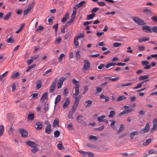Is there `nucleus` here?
<instances>
[{
  "instance_id": "obj_22",
  "label": "nucleus",
  "mask_w": 157,
  "mask_h": 157,
  "mask_svg": "<svg viewBox=\"0 0 157 157\" xmlns=\"http://www.w3.org/2000/svg\"><path fill=\"white\" fill-rule=\"evenodd\" d=\"M152 140V139L151 138H149L146 140V141L145 143H143V145L144 146H146L148 145Z\"/></svg>"
},
{
  "instance_id": "obj_50",
  "label": "nucleus",
  "mask_w": 157,
  "mask_h": 157,
  "mask_svg": "<svg viewBox=\"0 0 157 157\" xmlns=\"http://www.w3.org/2000/svg\"><path fill=\"white\" fill-rule=\"evenodd\" d=\"M34 5V2H33L32 3L30 4L28 6V8H27L30 11L31 10L32 8L33 7Z\"/></svg>"
},
{
  "instance_id": "obj_30",
  "label": "nucleus",
  "mask_w": 157,
  "mask_h": 157,
  "mask_svg": "<svg viewBox=\"0 0 157 157\" xmlns=\"http://www.w3.org/2000/svg\"><path fill=\"white\" fill-rule=\"evenodd\" d=\"M61 96L60 95H58L56 97L55 101V104H56L58 103L60 101L61 99Z\"/></svg>"
},
{
  "instance_id": "obj_26",
  "label": "nucleus",
  "mask_w": 157,
  "mask_h": 157,
  "mask_svg": "<svg viewBox=\"0 0 157 157\" xmlns=\"http://www.w3.org/2000/svg\"><path fill=\"white\" fill-rule=\"evenodd\" d=\"M98 139V137L95 136L91 135L89 137V139L90 140H93L94 141H96Z\"/></svg>"
},
{
  "instance_id": "obj_29",
  "label": "nucleus",
  "mask_w": 157,
  "mask_h": 157,
  "mask_svg": "<svg viewBox=\"0 0 157 157\" xmlns=\"http://www.w3.org/2000/svg\"><path fill=\"white\" fill-rule=\"evenodd\" d=\"M149 78L148 75H141L139 77V80H144Z\"/></svg>"
},
{
  "instance_id": "obj_64",
  "label": "nucleus",
  "mask_w": 157,
  "mask_h": 157,
  "mask_svg": "<svg viewBox=\"0 0 157 157\" xmlns=\"http://www.w3.org/2000/svg\"><path fill=\"white\" fill-rule=\"evenodd\" d=\"M152 32H154L155 33H157V26H153L152 28Z\"/></svg>"
},
{
  "instance_id": "obj_9",
  "label": "nucleus",
  "mask_w": 157,
  "mask_h": 157,
  "mask_svg": "<svg viewBox=\"0 0 157 157\" xmlns=\"http://www.w3.org/2000/svg\"><path fill=\"white\" fill-rule=\"evenodd\" d=\"M157 128V120L155 118L153 120V127L151 128V131H155Z\"/></svg>"
},
{
  "instance_id": "obj_47",
  "label": "nucleus",
  "mask_w": 157,
  "mask_h": 157,
  "mask_svg": "<svg viewBox=\"0 0 157 157\" xmlns=\"http://www.w3.org/2000/svg\"><path fill=\"white\" fill-rule=\"evenodd\" d=\"M148 153L150 155H151L152 154L157 153V151L151 149L148 151Z\"/></svg>"
},
{
  "instance_id": "obj_43",
  "label": "nucleus",
  "mask_w": 157,
  "mask_h": 157,
  "mask_svg": "<svg viewBox=\"0 0 157 157\" xmlns=\"http://www.w3.org/2000/svg\"><path fill=\"white\" fill-rule=\"evenodd\" d=\"M83 118V116L82 115H80L77 117V120L79 122H80L82 121Z\"/></svg>"
},
{
  "instance_id": "obj_58",
  "label": "nucleus",
  "mask_w": 157,
  "mask_h": 157,
  "mask_svg": "<svg viewBox=\"0 0 157 157\" xmlns=\"http://www.w3.org/2000/svg\"><path fill=\"white\" fill-rule=\"evenodd\" d=\"M141 63L143 66L147 65L149 63V62L148 61H142Z\"/></svg>"
},
{
  "instance_id": "obj_48",
  "label": "nucleus",
  "mask_w": 157,
  "mask_h": 157,
  "mask_svg": "<svg viewBox=\"0 0 157 157\" xmlns=\"http://www.w3.org/2000/svg\"><path fill=\"white\" fill-rule=\"evenodd\" d=\"M38 94L36 93L32 94L31 95L32 98L34 99L38 97Z\"/></svg>"
},
{
  "instance_id": "obj_49",
  "label": "nucleus",
  "mask_w": 157,
  "mask_h": 157,
  "mask_svg": "<svg viewBox=\"0 0 157 157\" xmlns=\"http://www.w3.org/2000/svg\"><path fill=\"white\" fill-rule=\"evenodd\" d=\"M96 92L97 93H100L102 90V89L101 88L99 87L98 86L96 87Z\"/></svg>"
},
{
  "instance_id": "obj_34",
  "label": "nucleus",
  "mask_w": 157,
  "mask_h": 157,
  "mask_svg": "<svg viewBox=\"0 0 157 157\" xmlns=\"http://www.w3.org/2000/svg\"><path fill=\"white\" fill-rule=\"evenodd\" d=\"M12 13L11 12H9L5 16L4 18L5 20H7L9 19L10 17L11 16Z\"/></svg>"
},
{
  "instance_id": "obj_13",
  "label": "nucleus",
  "mask_w": 157,
  "mask_h": 157,
  "mask_svg": "<svg viewBox=\"0 0 157 157\" xmlns=\"http://www.w3.org/2000/svg\"><path fill=\"white\" fill-rule=\"evenodd\" d=\"M26 144L32 147H35V146H38L37 144H36L35 142L29 140L26 142Z\"/></svg>"
},
{
  "instance_id": "obj_14",
  "label": "nucleus",
  "mask_w": 157,
  "mask_h": 157,
  "mask_svg": "<svg viewBox=\"0 0 157 157\" xmlns=\"http://www.w3.org/2000/svg\"><path fill=\"white\" fill-rule=\"evenodd\" d=\"M75 111L76 108H72L71 110L69 111L68 115V118L71 119L73 118L72 115L73 113L75 112Z\"/></svg>"
},
{
  "instance_id": "obj_21",
  "label": "nucleus",
  "mask_w": 157,
  "mask_h": 157,
  "mask_svg": "<svg viewBox=\"0 0 157 157\" xmlns=\"http://www.w3.org/2000/svg\"><path fill=\"white\" fill-rule=\"evenodd\" d=\"M41 81L40 79H38L37 81V83L36 85V88L39 89L41 88Z\"/></svg>"
},
{
  "instance_id": "obj_6",
  "label": "nucleus",
  "mask_w": 157,
  "mask_h": 157,
  "mask_svg": "<svg viewBox=\"0 0 157 157\" xmlns=\"http://www.w3.org/2000/svg\"><path fill=\"white\" fill-rule=\"evenodd\" d=\"M19 132L21 134L22 137L23 138L26 137L28 135V132L22 128L19 129Z\"/></svg>"
},
{
  "instance_id": "obj_8",
  "label": "nucleus",
  "mask_w": 157,
  "mask_h": 157,
  "mask_svg": "<svg viewBox=\"0 0 157 157\" xmlns=\"http://www.w3.org/2000/svg\"><path fill=\"white\" fill-rule=\"evenodd\" d=\"M74 98H75V100L74 102V105L72 108H75L76 109L79 103L80 98H78V97H76Z\"/></svg>"
},
{
  "instance_id": "obj_52",
  "label": "nucleus",
  "mask_w": 157,
  "mask_h": 157,
  "mask_svg": "<svg viewBox=\"0 0 157 157\" xmlns=\"http://www.w3.org/2000/svg\"><path fill=\"white\" fill-rule=\"evenodd\" d=\"M67 26L66 25H63V27L61 28V32L62 33H65V29Z\"/></svg>"
},
{
  "instance_id": "obj_35",
  "label": "nucleus",
  "mask_w": 157,
  "mask_h": 157,
  "mask_svg": "<svg viewBox=\"0 0 157 157\" xmlns=\"http://www.w3.org/2000/svg\"><path fill=\"white\" fill-rule=\"evenodd\" d=\"M20 75V73L19 72H17L15 73H14L12 75L11 78H16L17 77Z\"/></svg>"
},
{
  "instance_id": "obj_56",
  "label": "nucleus",
  "mask_w": 157,
  "mask_h": 157,
  "mask_svg": "<svg viewBox=\"0 0 157 157\" xmlns=\"http://www.w3.org/2000/svg\"><path fill=\"white\" fill-rule=\"evenodd\" d=\"M80 57V55L79 54V52L77 51L76 52V59H78Z\"/></svg>"
},
{
  "instance_id": "obj_10",
  "label": "nucleus",
  "mask_w": 157,
  "mask_h": 157,
  "mask_svg": "<svg viewBox=\"0 0 157 157\" xmlns=\"http://www.w3.org/2000/svg\"><path fill=\"white\" fill-rule=\"evenodd\" d=\"M149 79H147L138 83L136 86L133 88V89H136L140 88L144 82H148L149 81Z\"/></svg>"
},
{
  "instance_id": "obj_27",
  "label": "nucleus",
  "mask_w": 157,
  "mask_h": 157,
  "mask_svg": "<svg viewBox=\"0 0 157 157\" xmlns=\"http://www.w3.org/2000/svg\"><path fill=\"white\" fill-rule=\"evenodd\" d=\"M116 63L112 62L107 64L105 66V67L106 68H108L110 67L113 66H114L116 64Z\"/></svg>"
},
{
  "instance_id": "obj_39",
  "label": "nucleus",
  "mask_w": 157,
  "mask_h": 157,
  "mask_svg": "<svg viewBox=\"0 0 157 157\" xmlns=\"http://www.w3.org/2000/svg\"><path fill=\"white\" fill-rule=\"evenodd\" d=\"M8 71H6L5 73L2 74V75H0V80H2L8 74Z\"/></svg>"
},
{
  "instance_id": "obj_19",
  "label": "nucleus",
  "mask_w": 157,
  "mask_h": 157,
  "mask_svg": "<svg viewBox=\"0 0 157 157\" xmlns=\"http://www.w3.org/2000/svg\"><path fill=\"white\" fill-rule=\"evenodd\" d=\"M105 117V115H103L98 117L97 120L99 122H103Z\"/></svg>"
},
{
  "instance_id": "obj_55",
  "label": "nucleus",
  "mask_w": 157,
  "mask_h": 157,
  "mask_svg": "<svg viewBox=\"0 0 157 157\" xmlns=\"http://www.w3.org/2000/svg\"><path fill=\"white\" fill-rule=\"evenodd\" d=\"M65 55L63 53H62L60 54L59 56V62L62 61L63 58L64 57Z\"/></svg>"
},
{
  "instance_id": "obj_18",
  "label": "nucleus",
  "mask_w": 157,
  "mask_h": 157,
  "mask_svg": "<svg viewBox=\"0 0 157 157\" xmlns=\"http://www.w3.org/2000/svg\"><path fill=\"white\" fill-rule=\"evenodd\" d=\"M53 126L54 127H59V121L57 118L55 119L54 120L53 123Z\"/></svg>"
},
{
  "instance_id": "obj_42",
  "label": "nucleus",
  "mask_w": 157,
  "mask_h": 157,
  "mask_svg": "<svg viewBox=\"0 0 157 157\" xmlns=\"http://www.w3.org/2000/svg\"><path fill=\"white\" fill-rule=\"evenodd\" d=\"M57 147L59 150L64 149V147L63 146L62 144H59L57 145Z\"/></svg>"
},
{
  "instance_id": "obj_1",
  "label": "nucleus",
  "mask_w": 157,
  "mask_h": 157,
  "mask_svg": "<svg viewBox=\"0 0 157 157\" xmlns=\"http://www.w3.org/2000/svg\"><path fill=\"white\" fill-rule=\"evenodd\" d=\"M57 79L55 78L53 81L52 84L49 88V91L50 93L52 92L55 89L56 87V83L57 82Z\"/></svg>"
},
{
  "instance_id": "obj_57",
  "label": "nucleus",
  "mask_w": 157,
  "mask_h": 157,
  "mask_svg": "<svg viewBox=\"0 0 157 157\" xmlns=\"http://www.w3.org/2000/svg\"><path fill=\"white\" fill-rule=\"evenodd\" d=\"M58 27V23L56 24L55 25H54L52 27V28L55 29V31L56 33H57V31Z\"/></svg>"
},
{
  "instance_id": "obj_31",
  "label": "nucleus",
  "mask_w": 157,
  "mask_h": 157,
  "mask_svg": "<svg viewBox=\"0 0 157 157\" xmlns=\"http://www.w3.org/2000/svg\"><path fill=\"white\" fill-rule=\"evenodd\" d=\"M85 103L87 104L85 106V107L87 108L91 106L92 103V102L90 100H88L85 101Z\"/></svg>"
},
{
  "instance_id": "obj_12",
  "label": "nucleus",
  "mask_w": 157,
  "mask_h": 157,
  "mask_svg": "<svg viewBox=\"0 0 157 157\" xmlns=\"http://www.w3.org/2000/svg\"><path fill=\"white\" fill-rule=\"evenodd\" d=\"M79 85H78L75 86V93L73 95V98L77 97V96L79 94Z\"/></svg>"
},
{
  "instance_id": "obj_5",
  "label": "nucleus",
  "mask_w": 157,
  "mask_h": 157,
  "mask_svg": "<svg viewBox=\"0 0 157 157\" xmlns=\"http://www.w3.org/2000/svg\"><path fill=\"white\" fill-rule=\"evenodd\" d=\"M65 79V78L64 77H62L59 79L58 82L57 86L58 89H59L61 88L63 82Z\"/></svg>"
},
{
  "instance_id": "obj_20",
  "label": "nucleus",
  "mask_w": 157,
  "mask_h": 157,
  "mask_svg": "<svg viewBox=\"0 0 157 157\" xmlns=\"http://www.w3.org/2000/svg\"><path fill=\"white\" fill-rule=\"evenodd\" d=\"M101 99H103L105 100V102H107L109 100V98L107 96L101 94L100 96Z\"/></svg>"
},
{
  "instance_id": "obj_24",
  "label": "nucleus",
  "mask_w": 157,
  "mask_h": 157,
  "mask_svg": "<svg viewBox=\"0 0 157 157\" xmlns=\"http://www.w3.org/2000/svg\"><path fill=\"white\" fill-rule=\"evenodd\" d=\"M95 16V14L92 13L91 14H90L87 15L86 19L87 20L92 19Z\"/></svg>"
},
{
  "instance_id": "obj_63",
  "label": "nucleus",
  "mask_w": 157,
  "mask_h": 157,
  "mask_svg": "<svg viewBox=\"0 0 157 157\" xmlns=\"http://www.w3.org/2000/svg\"><path fill=\"white\" fill-rule=\"evenodd\" d=\"M148 132L147 130H146V129H145L144 128L140 130V133L141 134H144L147 132Z\"/></svg>"
},
{
  "instance_id": "obj_41",
  "label": "nucleus",
  "mask_w": 157,
  "mask_h": 157,
  "mask_svg": "<svg viewBox=\"0 0 157 157\" xmlns=\"http://www.w3.org/2000/svg\"><path fill=\"white\" fill-rule=\"evenodd\" d=\"M78 40H77V38H75L74 40V43L75 47L77 48H78V46L79 45V43Z\"/></svg>"
},
{
  "instance_id": "obj_28",
  "label": "nucleus",
  "mask_w": 157,
  "mask_h": 157,
  "mask_svg": "<svg viewBox=\"0 0 157 157\" xmlns=\"http://www.w3.org/2000/svg\"><path fill=\"white\" fill-rule=\"evenodd\" d=\"M34 115L33 113H30L28 115V120L32 121L34 119Z\"/></svg>"
},
{
  "instance_id": "obj_23",
  "label": "nucleus",
  "mask_w": 157,
  "mask_h": 157,
  "mask_svg": "<svg viewBox=\"0 0 157 157\" xmlns=\"http://www.w3.org/2000/svg\"><path fill=\"white\" fill-rule=\"evenodd\" d=\"M86 3V2L85 1H82L78 3L77 4L75 5V6L78 8H79L82 7V5L85 3Z\"/></svg>"
},
{
  "instance_id": "obj_45",
  "label": "nucleus",
  "mask_w": 157,
  "mask_h": 157,
  "mask_svg": "<svg viewBox=\"0 0 157 157\" xmlns=\"http://www.w3.org/2000/svg\"><path fill=\"white\" fill-rule=\"evenodd\" d=\"M54 136L55 138H57L60 135V132L58 130H56L54 132Z\"/></svg>"
},
{
  "instance_id": "obj_25",
  "label": "nucleus",
  "mask_w": 157,
  "mask_h": 157,
  "mask_svg": "<svg viewBox=\"0 0 157 157\" xmlns=\"http://www.w3.org/2000/svg\"><path fill=\"white\" fill-rule=\"evenodd\" d=\"M149 40V39L148 37H147V38H145L144 37H143V38H139L138 39V41L140 43H141V42H144V41H148Z\"/></svg>"
},
{
  "instance_id": "obj_60",
  "label": "nucleus",
  "mask_w": 157,
  "mask_h": 157,
  "mask_svg": "<svg viewBox=\"0 0 157 157\" xmlns=\"http://www.w3.org/2000/svg\"><path fill=\"white\" fill-rule=\"evenodd\" d=\"M7 42L8 43H13V41L12 39V37L10 36V37H9L7 39Z\"/></svg>"
},
{
  "instance_id": "obj_44",
  "label": "nucleus",
  "mask_w": 157,
  "mask_h": 157,
  "mask_svg": "<svg viewBox=\"0 0 157 157\" xmlns=\"http://www.w3.org/2000/svg\"><path fill=\"white\" fill-rule=\"evenodd\" d=\"M115 115V112L113 111H111L110 112L109 114V117L110 118L113 117Z\"/></svg>"
},
{
  "instance_id": "obj_36",
  "label": "nucleus",
  "mask_w": 157,
  "mask_h": 157,
  "mask_svg": "<svg viewBox=\"0 0 157 157\" xmlns=\"http://www.w3.org/2000/svg\"><path fill=\"white\" fill-rule=\"evenodd\" d=\"M143 12L144 13H146L147 15H150L151 13V11L148 9H145L143 10Z\"/></svg>"
},
{
  "instance_id": "obj_32",
  "label": "nucleus",
  "mask_w": 157,
  "mask_h": 157,
  "mask_svg": "<svg viewBox=\"0 0 157 157\" xmlns=\"http://www.w3.org/2000/svg\"><path fill=\"white\" fill-rule=\"evenodd\" d=\"M126 98V97L122 95L119 96L117 99V101H119L123 100H125Z\"/></svg>"
},
{
  "instance_id": "obj_40",
  "label": "nucleus",
  "mask_w": 157,
  "mask_h": 157,
  "mask_svg": "<svg viewBox=\"0 0 157 157\" xmlns=\"http://www.w3.org/2000/svg\"><path fill=\"white\" fill-rule=\"evenodd\" d=\"M47 93L46 92L44 93L42 96L41 98V100L43 101L47 97Z\"/></svg>"
},
{
  "instance_id": "obj_53",
  "label": "nucleus",
  "mask_w": 157,
  "mask_h": 157,
  "mask_svg": "<svg viewBox=\"0 0 157 157\" xmlns=\"http://www.w3.org/2000/svg\"><path fill=\"white\" fill-rule=\"evenodd\" d=\"M72 82L76 86L78 85H79L78 83H79V82L76 81L75 78H73L72 80Z\"/></svg>"
},
{
  "instance_id": "obj_2",
  "label": "nucleus",
  "mask_w": 157,
  "mask_h": 157,
  "mask_svg": "<svg viewBox=\"0 0 157 157\" xmlns=\"http://www.w3.org/2000/svg\"><path fill=\"white\" fill-rule=\"evenodd\" d=\"M133 20L137 24L140 25L144 24V22L140 18L136 17H134L132 18Z\"/></svg>"
},
{
  "instance_id": "obj_46",
  "label": "nucleus",
  "mask_w": 157,
  "mask_h": 157,
  "mask_svg": "<svg viewBox=\"0 0 157 157\" xmlns=\"http://www.w3.org/2000/svg\"><path fill=\"white\" fill-rule=\"evenodd\" d=\"M74 21V19L71 18L69 19L68 21L66 23L65 25L67 26L70 25Z\"/></svg>"
},
{
  "instance_id": "obj_3",
  "label": "nucleus",
  "mask_w": 157,
  "mask_h": 157,
  "mask_svg": "<svg viewBox=\"0 0 157 157\" xmlns=\"http://www.w3.org/2000/svg\"><path fill=\"white\" fill-rule=\"evenodd\" d=\"M84 65L83 67L82 68V69L83 71H85L89 69L90 67V63L89 61H88L86 60H84Z\"/></svg>"
},
{
  "instance_id": "obj_59",
  "label": "nucleus",
  "mask_w": 157,
  "mask_h": 157,
  "mask_svg": "<svg viewBox=\"0 0 157 157\" xmlns=\"http://www.w3.org/2000/svg\"><path fill=\"white\" fill-rule=\"evenodd\" d=\"M99 9V8L97 7H95L93 9L91 10V13H96L98 10Z\"/></svg>"
},
{
  "instance_id": "obj_33",
  "label": "nucleus",
  "mask_w": 157,
  "mask_h": 157,
  "mask_svg": "<svg viewBox=\"0 0 157 157\" xmlns=\"http://www.w3.org/2000/svg\"><path fill=\"white\" fill-rule=\"evenodd\" d=\"M124 128V126L123 124H121L120 125V127L119 129L117 132V134L120 133Z\"/></svg>"
},
{
  "instance_id": "obj_61",
  "label": "nucleus",
  "mask_w": 157,
  "mask_h": 157,
  "mask_svg": "<svg viewBox=\"0 0 157 157\" xmlns=\"http://www.w3.org/2000/svg\"><path fill=\"white\" fill-rule=\"evenodd\" d=\"M5 58H4L3 56L2 55H0V63L3 62L5 60Z\"/></svg>"
},
{
  "instance_id": "obj_38",
  "label": "nucleus",
  "mask_w": 157,
  "mask_h": 157,
  "mask_svg": "<svg viewBox=\"0 0 157 157\" xmlns=\"http://www.w3.org/2000/svg\"><path fill=\"white\" fill-rule=\"evenodd\" d=\"M4 127L2 125H0V136H2L4 132Z\"/></svg>"
},
{
  "instance_id": "obj_11",
  "label": "nucleus",
  "mask_w": 157,
  "mask_h": 157,
  "mask_svg": "<svg viewBox=\"0 0 157 157\" xmlns=\"http://www.w3.org/2000/svg\"><path fill=\"white\" fill-rule=\"evenodd\" d=\"M133 110L132 109H125L121 112L119 115H123L124 114H126L128 113L131 112Z\"/></svg>"
},
{
  "instance_id": "obj_4",
  "label": "nucleus",
  "mask_w": 157,
  "mask_h": 157,
  "mask_svg": "<svg viewBox=\"0 0 157 157\" xmlns=\"http://www.w3.org/2000/svg\"><path fill=\"white\" fill-rule=\"evenodd\" d=\"M142 29L144 32L147 33H152V28L149 26L147 25H144L142 27Z\"/></svg>"
},
{
  "instance_id": "obj_37",
  "label": "nucleus",
  "mask_w": 157,
  "mask_h": 157,
  "mask_svg": "<svg viewBox=\"0 0 157 157\" xmlns=\"http://www.w3.org/2000/svg\"><path fill=\"white\" fill-rule=\"evenodd\" d=\"M38 146H35L33 147V148L31 150V151L33 153H35L39 150V148L37 147Z\"/></svg>"
},
{
  "instance_id": "obj_62",
  "label": "nucleus",
  "mask_w": 157,
  "mask_h": 157,
  "mask_svg": "<svg viewBox=\"0 0 157 157\" xmlns=\"http://www.w3.org/2000/svg\"><path fill=\"white\" fill-rule=\"evenodd\" d=\"M121 45V43L118 42H115L113 44V46L115 47H117Z\"/></svg>"
},
{
  "instance_id": "obj_17",
  "label": "nucleus",
  "mask_w": 157,
  "mask_h": 157,
  "mask_svg": "<svg viewBox=\"0 0 157 157\" xmlns=\"http://www.w3.org/2000/svg\"><path fill=\"white\" fill-rule=\"evenodd\" d=\"M69 18V13H66L65 15L63 16V17L61 20V21L62 22H65L67 19Z\"/></svg>"
},
{
  "instance_id": "obj_15",
  "label": "nucleus",
  "mask_w": 157,
  "mask_h": 157,
  "mask_svg": "<svg viewBox=\"0 0 157 157\" xmlns=\"http://www.w3.org/2000/svg\"><path fill=\"white\" fill-rule=\"evenodd\" d=\"M70 101L68 98H66L65 101L63 105V108L64 109L67 108L68 105L69 104Z\"/></svg>"
},
{
  "instance_id": "obj_16",
  "label": "nucleus",
  "mask_w": 157,
  "mask_h": 157,
  "mask_svg": "<svg viewBox=\"0 0 157 157\" xmlns=\"http://www.w3.org/2000/svg\"><path fill=\"white\" fill-rule=\"evenodd\" d=\"M36 125L37 126V127L36 129L37 130H40L43 127V125L42 123L40 122H38L36 123Z\"/></svg>"
},
{
  "instance_id": "obj_54",
  "label": "nucleus",
  "mask_w": 157,
  "mask_h": 157,
  "mask_svg": "<svg viewBox=\"0 0 157 157\" xmlns=\"http://www.w3.org/2000/svg\"><path fill=\"white\" fill-rule=\"evenodd\" d=\"M144 128L145 129H146V130H147L148 132L149 131L150 129V126L148 123H146V125Z\"/></svg>"
},
{
  "instance_id": "obj_51",
  "label": "nucleus",
  "mask_w": 157,
  "mask_h": 157,
  "mask_svg": "<svg viewBox=\"0 0 157 157\" xmlns=\"http://www.w3.org/2000/svg\"><path fill=\"white\" fill-rule=\"evenodd\" d=\"M104 128V126L102 125L101 126L98 128H95L94 130L96 131H101L103 130Z\"/></svg>"
},
{
  "instance_id": "obj_7",
  "label": "nucleus",
  "mask_w": 157,
  "mask_h": 157,
  "mask_svg": "<svg viewBox=\"0 0 157 157\" xmlns=\"http://www.w3.org/2000/svg\"><path fill=\"white\" fill-rule=\"evenodd\" d=\"M52 131L51 126L50 124H47L45 128V133L48 134H49Z\"/></svg>"
}]
</instances>
